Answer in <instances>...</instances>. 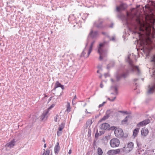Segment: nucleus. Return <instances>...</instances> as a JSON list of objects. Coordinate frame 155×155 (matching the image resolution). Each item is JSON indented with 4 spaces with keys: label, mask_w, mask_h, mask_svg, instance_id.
<instances>
[{
    "label": "nucleus",
    "mask_w": 155,
    "mask_h": 155,
    "mask_svg": "<svg viewBox=\"0 0 155 155\" xmlns=\"http://www.w3.org/2000/svg\"><path fill=\"white\" fill-rule=\"evenodd\" d=\"M104 20L101 18H99L97 20L95 21L94 23V26L97 28L100 29H104L105 26L103 24Z\"/></svg>",
    "instance_id": "nucleus-1"
},
{
    "label": "nucleus",
    "mask_w": 155,
    "mask_h": 155,
    "mask_svg": "<svg viewBox=\"0 0 155 155\" xmlns=\"http://www.w3.org/2000/svg\"><path fill=\"white\" fill-rule=\"evenodd\" d=\"M98 32L97 31H94L92 29L91 30L87 37V43H89L91 39L96 38L98 35Z\"/></svg>",
    "instance_id": "nucleus-2"
},
{
    "label": "nucleus",
    "mask_w": 155,
    "mask_h": 155,
    "mask_svg": "<svg viewBox=\"0 0 155 155\" xmlns=\"http://www.w3.org/2000/svg\"><path fill=\"white\" fill-rule=\"evenodd\" d=\"M129 71L127 70L125 72H123L122 74H117L116 75V81L117 82L121 80L122 78H126L129 76Z\"/></svg>",
    "instance_id": "nucleus-3"
},
{
    "label": "nucleus",
    "mask_w": 155,
    "mask_h": 155,
    "mask_svg": "<svg viewBox=\"0 0 155 155\" xmlns=\"http://www.w3.org/2000/svg\"><path fill=\"white\" fill-rule=\"evenodd\" d=\"M110 143L112 147H117L119 146L120 143L119 140L117 138H114L110 141Z\"/></svg>",
    "instance_id": "nucleus-4"
},
{
    "label": "nucleus",
    "mask_w": 155,
    "mask_h": 155,
    "mask_svg": "<svg viewBox=\"0 0 155 155\" xmlns=\"http://www.w3.org/2000/svg\"><path fill=\"white\" fill-rule=\"evenodd\" d=\"M114 134L116 137L119 138H121L124 136V132L121 129H116L114 130Z\"/></svg>",
    "instance_id": "nucleus-5"
},
{
    "label": "nucleus",
    "mask_w": 155,
    "mask_h": 155,
    "mask_svg": "<svg viewBox=\"0 0 155 155\" xmlns=\"http://www.w3.org/2000/svg\"><path fill=\"white\" fill-rule=\"evenodd\" d=\"M150 122V120H149V119H147L137 124V127L140 128V127L145 126L148 124Z\"/></svg>",
    "instance_id": "nucleus-6"
},
{
    "label": "nucleus",
    "mask_w": 155,
    "mask_h": 155,
    "mask_svg": "<svg viewBox=\"0 0 155 155\" xmlns=\"http://www.w3.org/2000/svg\"><path fill=\"white\" fill-rule=\"evenodd\" d=\"M127 8L126 5L124 3L120 4L119 6H117L116 11L120 13L122 10H124Z\"/></svg>",
    "instance_id": "nucleus-7"
},
{
    "label": "nucleus",
    "mask_w": 155,
    "mask_h": 155,
    "mask_svg": "<svg viewBox=\"0 0 155 155\" xmlns=\"http://www.w3.org/2000/svg\"><path fill=\"white\" fill-rule=\"evenodd\" d=\"M131 151L126 146L121 149V153L122 154H125L128 153Z\"/></svg>",
    "instance_id": "nucleus-8"
},
{
    "label": "nucleus",
    "mask_w": 155,
    "mask_h": 155,
    "mask_svg": "<svg viewBox=\"0 0 155 155\" xmlns=\"http://www.w3.org/2000/svg\"><path fill=\"white\" fill-rule=\"evenodd\" d=\"M110 111V110H107L106 112V114L104 115L101 119H100L98 121V123L101 122L103 121H104L106 120L110 116V113L109 112Z\"/></svg>",
    "instance_id": "nucleus-9"
},
{
    "label": "nucleus",
    "mask_w": 155,
    "mask_h": 155,
    "mask_svg": "<svg viewBox=\"0 0 155 155\" xmlns=\"http://www.w3.org/2000/svg\"><path fill=\"white\" fill-rule=\"evenodd\" d=\"M15 139H13L10 142L7 143L6 146L10 148H12L15 145Z\"/></svg>",
    "instance_id": "nucleus-10"
},
{
    "label": "nucleus",
    "mask_w": 155,
    "mask_h": 155,
    "mask_svg": "<svg viewBox=\"0 0 155 155\" xmlns=\"http://www.w3.org/2000/svg\"><path fill=\"white\" fill-rule=\"evenodd\" d=\"M48 113V110H45V111H44L43 113L41 115L40 119H41V120H43L45 118H46V119L48 117L47 114Z\"/></svg>",
    "instance_id": "nucleus-11"
},
{
    "label": "nucleus",
    "mask_w": 155,
    "mask_h": 155,
    "mask_svg": "<svg viewBox=\"0 0 155 155\" xmlns=\"http://www.w3.org/2000/svg\"><path fill=\"white\" fill-rule=\"evenodd\" d=\"M110 125L107 123H104L101 124L100 128L101 129L106 130L109 129Z\"/></svg>",
    "instance_id": "nucleus-12"
},
{
    "label": "nucleus",
    "mask_w": 155,
    "mask_h": 155,
    "mask_svg": "<svg viewBox=\"0 0 155 155\" xmlns=\"http://www.w3.org/2000/svg\"><path fill=\"white\" fill-rule=\"evenodd\" d=\"M131 70L132 72H134L136 71H137V74L138 75H140V71L137 66H134L132 67H131Z\"/></svg>",
    "instance_id": "nucleus-13"
},
{
    "label": "nucleus",
    "mask_w": 155,
    "mask_h": 155,
    "mask_svg": "<svg viewBox=\"0 0 155 155\" xmlns=\"http://www.w3.org/2000/svg\"><path fill=\"white\" fill-rule=\"evenodd\" d=\"M95 41L94 40L91 43L90 47H89V50H88V54H87V56L86 57H88L89 55L90 54V53L91 52L92 49L93 45L94 44V43H95Z\"/></svg>",
    "instance_id": "nucleus-14"
},
{
    "label": "nucleus",
    "mask_w": 155,
    "mask_h": 155,
    "mask_svg": "<svg viewBox=\"0 0 155 155\" xmlns=\"http://www.w3.org/2000/svg\"><path fill=\"white\" fill-rule=\"evenodd\" d=\"M148 129L145 128H143L141 131V134L142 136L145 137L148 134Z\"/></svg>",
    "instance_id": "nucleus-15"
},
{
    "label": "nucleus",
    "mask_w": 155,
    "mask_h": 155,
    "mask_svg": "<svg viewBox=\"0 0 155 155\" xmlns=\"http://www.w3.org/2000/svg\"><path fill=\"white\" fill-rule=\"evenodd\" d=\"M60 149V148L59 146V143L58 142L57 145L55 146L54 148V151L55 154H58V153Z\"/></svg>",
    "instance_id": "nucleus-16"
},
{
    "label": "nucleus",
    "mask_w": 155,
    "mask_h": 155,
    "mask_svg": "<svg viewBox=\"0 0 155 155\" xmlns=\"http://www.w3.org/2000/svg\"><path fill=\"white\" fill-rule=\"evenodd\" d=\"M105 43V42H104L103 43H101L99 44L98 47V51H102L103 52V50L102 49V48L104 46Z\"/></svg>",
    "instance_id": "nucleus-17"
},
{
    "label": "nucleus",
    "mask_w": 155,
    "mask_h": 155,
    "mask_svg": "<svg viewBox=\"0 0 155 155\" xmlns=\"http://www.w3.org/2000/svg\"><path fill=\"white\" fill-rule=\"evenodd\" d=\"M154 90H155V84L149 89L147 93L148 94H152Z\"/></svg>",
    "instance_id": "nucleus-18"
},
{
    "label": "nucleus",
    "mask_w": 155,
    "mask_h": 155,
    "mask_svg": "<svg viewBox=\"0 0 155 155\" xmlns=\"http://www.w3.org/2000/svg\"><path fill=\"white\" fill-rule=\"evenodd\" d=\"M61 84L58 81H57L55 84L54 88L52 91H54L57 88L61 87Z\"/></svg>",
    "instance_id": "nucleus-19"
},
{
    "label": "nucleus",
    "mask_w": 155,
    "mask_h": 155,
    "mask_svg": "<svg viewBox=\"0 0 155 155\" xmlns=\"http://www.w3.org/2000/svg\"><path fill=\"white\" fill-rule=\"evenodd\" d=\"M134 144L132 142H130L128 143L127 147L131 151L134 147Z\"/></svg>",
    "instance_id": "nucleus-20"
},
{
    "label": "nucleus",
    "mask_w": 155,
    "mask_h": 155,
    "mask_svg": "<svg viewBox=\"0 0 155 155\" xmlns=\"http://www.w3.org/2000/svg\"><path fill=\"white\" fill-rule=\"evenodd\" d=\"M139 128H137L134 130L133 136L134 137H135L137 135L139 132Z\"/></svg>",
    "instance_id": "nucleus-21"
},
{
    "label": "nucleus",
    "mask_w": 155,
    "mask_h": 155,
    "mask_svg": "<svg viewBox=\"0 0 155 155\" xmlns=\"http://www.w3.org/2000/svg\"><path fill=\"white\" fill-rule=\"evenodd\" d=\"M88 45V43H86V44L85 45V48H84L83 52H82L81 54V57H85V54H86V52L85 51H86V47H87V46Z\"/></svg>",
    "instance_id": "nucleus-22"
},
{
    "label": "nucleus",
    "mask_w": 155,
    "mask_h": 155,
    "mask_svg": "<svg viewBox=\"0 0 155 155\" xmlns=\"http://www.w3.org/2000/svg\"><path fill=\"white\" fill-rule=\"evenodd\" d=\"M114 65V63L113 61L111 62L109 64L107 65V68L109 69L113 67Z\"/></svg>",
    "instance_id": "nucleus-23"
},
{
    "label": "nucleus",
    "mask_w": 155,
    "mask_h": 155,
    "mask_svg": "<svg viewBox=\"0 0 155 155\" xmlns=\"http://www.w3.org/2000/svg\"><path fill=\"white\" fill-rule=\"evenodd\" d=\"M113 151V153H114V155L119 153L120 152L121 153V149H118L116 150H112Z\"/></svg>",
    "instance_id": "nucleus-24"
},
{
    "label": "nucleus",
    "mask_w": 155,
    "mask_h": 155,
    "mask_svg": "<svg viewBox=\"0 0 155 155\" xmlns=\"http://www.w3.org/2000/svg\"><path fill=\"white\" fill-rule=\"evenodd\" d=\"M129 116H126L124 119L123 120L121 121V124H126V123L127 122V120H128V118L129 117Z\"/></svg>",
    "instance_id": "nucleus-25"
},
{
    "label": "nucleus",
    "mask_w": 155,
    "mask_h": 155,
    "mask_svg": "<svg viewBox=\"0 0 155 155\" xmlns=\"http://www.w3.org/2000/svg\"><path fill=\"white\" fill-rule=\"evenodd\" d=\"M64 124L62 123L60 125L58 128V130L60 131H61L64 128Z\"/></svg>",
    "instance_id": "nucleus-26"
},
{
    "label": "nucleus",
    "mask_w": 155,
    "mask_h": 155,
    "mask_svg": "<svg viewBox=\"0 0 155 155\" xmlns=\"http://www.w3.org/2000/svg\"><path fill=\"white\" fill-rule=\"evenodd\" d=\"M92 123L91 120L89 119L86 122V127L87 128L89 125H91Z\"/></svg>",
    "instance_id": "nucleus-27"
},
{
    "label": "nucleus",
    "mask_w": 155,
    "mask_h": 155,
    "mask_svg": "<svg viewBox=\"0 0 155 155\" xmlns=\"http://www.w3.org/2000/svg\"><path fill=\"white\" fill-rule=\"evenodd\" d=\"M98 53L100 54L99 57V59L101 61L103 59V58L105 57V56H104L103 55V52L102 51H98Z\"/></svg>",
    "instance_id": "nucleus-28"
},
{
    "label": "nucleus",
    "mask_w": 155,
    "mask_h": 155,
    "mask_svg": "<svg viewBox=\"0 0 155 155\" xmlns=\"http://www.w3.org/2000/svg\"><path fill=\"white\" fill-rule=\"evenodd\" d=\"M97 154L98 155H102L103 154V151L102 150L100 147H98L97 149Z\"/></svg>",
    "instance_id": "nucleus-29"
},
{
    "label": "nucleus",
    "mask_w": 155,
    "mask_h": 155,
    "mask_svg": "<svg viewBox=\"0 0 155 155\" xmlns=\"http://www.w3.org/2000/svg\"><path fill=\"white\" fill-rule=\"evenodd\" d=\"M71 107L70 105V104L69 102H68L67 105V109L66 110V111L68 112H69L71 111Z\"/></svg>",
    "instance_id": "nucleus-30"
},
{
    "label": "nucleus",
    "mask_w": 155,
    "mask_h": 155,
    "mask_svg": "<svg viewBox=\"0 0 155 155\" xmlns=\"http://www.w3.org/2000/svg\"><path fill=\"white\" fill-rule=\"evenodd\" d=\"M112 88H114V92L115 93L116 95H117L118 94V92H117V88L116 86H112L111 87Z\"/></svg>",
    "instance_id": "nucleus-31"
},
{
    "label": "nucleus",
    "mask_w": 155,
    "mask_h": 155,
    "mask_svg": "<svg viewBox=\"0 0 155 155\" xmlns=\"http://www.w3.org/2000/svg\"><path fill=\"white\" fill-rule=\"evenodd\" d=\"M128 59H129V63L130 65L131 66V67H132L134 66L132 63V61L130 60V57H128Z\"/></svg>",
    "instance_id": "nucleus-32"
},
{
    "label": "nucleus",
    "mask_w": 155,
    "mask_h": 155,
    "mask_svg": "<svg viewBox=\"0 0 155 155\" xmlns=\"http://www.w3.org/2000/svg\"><path fill=\"white\" fill-rule=\"evenodd\" d=\"M137 143L138 148L139 149H141V144L140 143V142H138V141L137 142Z\"/></svg>",
    "instance_id": "nucleus-33"
},
{
    "label": "nucleus",
    "mask_w": 155,
    "mask_h": 155,
    "mask_svg": "<svg viewBox=\"0 0 155 155\" xmlns=\"http://www.w3.org/2000/svg\"><path fill=\"white\" fill-rule=\"evenodd\" d=\"M101 33L103 35L106 36L108 38H110V36H109V35L108 34H107V33H106L105 32H101Z\"/></svg>",
    "instance_id": "nucleus-34"
},
{
    "label": "nucleus",
    "mask_w": 155,
    "mask_h": 155,
    "mask_svg": "<svg viewBox=\"0 0 155 155\" xmlns=\"http://www.w3.org/2000/svg\"><path fill=\"white\" fill-rule=\"evenodd\" d=\"M50 153V150L49 149L47 150L45 153V155H49Z\"/></svg>",
    "instance_id": "nucleus-35"
},
{
    "label": "nucleus",
    "mask_w": 155,
    "mask_h": 155,
    "mask_svg": "<svg viewBox=\"0 0 155 155\" xmlns=\"http://www.w3.org/2000/svg\"><path fill=\"white\" fill-rule=\"evenodd\" d=\"M117 17L120 19H122L123 18L122 15L120 14H119L117 15Z\"/></svg>",
    "instance_id": "nucleus-36"
},
{
    "label": "nucleus",
    "mask_w": 155,
    "mask_h": 155,
    "mask_svg": "<svg viewBox=\"0 0 155 155\" xmlns=\"http://www.w3.org/2000/svg\"><path fill=\"white\" fill-rule=\"evenodd\" d=\"M119 112L123 114H128L127 113V111H122V110H119L118 111Z\"/></svg>",
    "instance_id": "nucleus-37"
},
{
    "label": "nucleus",
    "mask_w": 155,
    "mask_h": 155,
    "mask_svg": "<svg viewBox=\"0 0 155 155\" xmlns=\"http://www.w3.org/2000/svg\"><path fill=\"white\" fill-rule=\"evenodd\" d=\"M55 105L54 104H52L51 105L50 107L47 110H48V111L49 110H51L52 108H53L54 107V106Z\"/></svg>",
    "instance_id": "nucleus-38"
},
{
    "label": "nucleus",
    "mask_w": 155,
    "mask_h": 155,
    "mask_svg": "<svg viewBox=\"0 0 155 155\" xmlns=\"http://www.w3.org/2000/svg\"><path fill=\"white\" fill-rule=\"evenodd\" d=\"M106 103V101H104V102L102 104H100L99 106H98V107L100 108V107H101L103 106L104 105V104Z\"/></svg>",
    "instance_id": "nucleus-39"
},
{
    "label": "nucleus",
    "mask_w": 155,
    "mask_h": 155,
    "mask_svg": "<svg viewBox=\"0 0 155 155\" xmlns=\"http://www.w3.org/2000/svg\"><path fill=\"white\" fill-rule=\"evenodd\" d=\"M58 115L57 114L56 116L54 117V121L55 122H57L58 120Z\"/></svg>",
    "instance_id": "nucleus-40"
},
{
    "label": "nucleus",
    "mask_w": 155,
    "mask_h": 155,
    "mask_svg": "<svg viewBox=\"0 0 155 155\" xmlns=\"http://www.w3.org/2000/svg\"><path fill=\"white\" fill-rule=\"evenodd\" d=\"M99 134L98 132V131L97 130V131L96 133L95 134V137L97 138L99 136Z\"/></svg>",
    "instance_id": "nucleus-41"
},
{
    "label": "nucleus",
    "mask_w": 155,
    "mask_h": 155,
    "mask_svg": "<svg viewBox=\"0 0 155 155\" xmlns=\"http://www.w3.org/2000/svg\"><path fill=\"white\" fill-rule=\"evenodd\" d=\"M91 129L90 128H89L88 129V134L90 135H91Z\"/></svg>",
    "instance_id": "nucleus-42"
},
{
    "label": "nucleus",
    "mask_w": 155,
    "mask_h": 155,
    "mask_svg": "<svg viewBox=\"0 0 155 155\" xmlns=\"http://www.w3.org/2000/svg\"><path fill=\"white\" fill-rule=\"evenodd\" d=\"M62 132H60L59 131H57V134L58 136L59 137L60 136V135L62 134Z\"/></svg>",
    "instance_id": "nucleus-43"
},
{
    "label": "nucleus",
    "mask_w": 155,
    "mask_h": 155,
    "mask_svg": "<svg viewBox=\"0 0 155 155\" xmlns=\"http://www.w3.org/2000/svg\"><path fill=\"white\" fill-rule=\"evenodd\" d=\"M114 25V24L113 23H111L110 25H109V27L110 28H113Z\"/></svg>",
    "instance_id": "nucleus-44"
},
{
    "label": "nucleus",
    "mask_w": 155,
    "mask_h": 155,
    "mask_svg": "<svg viewBox=\"0 0 155 155\" xmlns=\"http://www.w3.org/2000/svg\"><path fill=\"white\" fill-rule=\"evenodd\" d=\"M95 141H94L93 143V147L94 149H95V147L96 146V144L95 143Z\"/></svg>",
    "instance_id": "nucleus-45"
},
{
    "label": "nucleus",
    "mask_w": 155,
    "mask_h": 155,
    "mask_svg": "<svg viewBox=\"0 0 155 155\" xmlns=\"http://www.w3.org/2000/svg\"><path fill=\"white\" fill-rule=\"evenodd\" d=\"M151 61L155 63V58L153 57L152 59L151 60Z\"/></svg>",
    "instance_id": "nucleus-46"
},
{
    "label": "nucleus",
    "mask_w": 155,
    "mask_h": 155,
    "mask_svg": "<svg viewBox=\"0 0 155 155\" xmlns=\"http://www.w3.org/2000/svg\"><path fill=\"white\" fill-rule=\"evenodd\" d=\"M76 98H77L76 96V95H75V96H74V97L73 99V100H72V103H73V101H74V100Z\"/></svg>",
    "instance_id": "nucleus-47"
},
{
    "label": "nucleus",
    "mask_w": 155,
    "mask_h": 155,
    "mask_svg": "<svg viewBox=\"0 0 155 155\" xmlns=\"http://www.w3.org/2000/svg\"><path fill=\"white\" fill-rule=\"evenodd\" d=\"M110 40L112 41H114L115 40V38L114 37H112L111 39L110 38H110H109Z\"/></svg>",
    "instance_id": "nucleus-48"
},
{
    "label": "nucleus",
    "mask_w": 155,
    "mask_h": 155,
    "mask_svg": "<svg viewBox=\"0 0 155 155\" xmlns=\"http://www.w3.org/2000/svg\"><path fill=\"white\" fill-rule=\"evenodd\" d=\"M100 87L101 88H102L104 87V85L101 82L100 84Z\"/></svg>",
    "instance_id": "nucleus-49"
},
{
    "label": "nucleus",
    "mask_w": 155,
    "mask_h": 155,
    "mask_svg": "<svg viewBox=\"0 0 155 155\" xmlns=\"http://www.w3.org/2000/svg\"><path fill=\"white\" fill-rule=\"evenodd\" d=\"M104 76H105V78H106V77L108 76H109V74H108V73H105L104 74Z\"/></svg>",
    "instance_id": "nucleus-50"
},
{
    "label": "nucleus",
    "mask_w": 155,
    "mask_h": 155,
    "mask_svg": "<svg viewBox=\"0 0 155 155\" xmlns=\"http://www.w3.org/2000/svg\"><path fill=\"white\" fill-rule=\"evenodd\" d=\"M116 98V97H114L113 99H111V101H114V100H115V99Z\"/></svg>",
    "instance_id": "nucleus-51"
},
{
    "label": "nucleus",
    "mask_w": 155,
    "mask_h": 155,
    "mask_svg": "<svg viewBox=\"0 0 155 155\" xmlns=\"http://www.w3.org/2000/svg\"><path fill=\"white\" fill-rule=\"evenodd\" d=\"M116 98V97H114L113 99H111V101H114V100H115V99Z\"/></svg>",
    "instance_id": "nucleus-52"
},
{
    "label": "nucleus",
    "mask_w": 155,
    "mask_h": 155,
    "mask_svg": "<svg viewBox=\"0 0 155 155\" xmlns=\"http://www.w3.org/2000/svg\"><path fill=\"white\" fill-rule=\"evenodd\" d=\"M116 98V97H114L113 99H111V101H114V100H115V99Z\"/></svg>",
    "instance_id": "nucleus-53"
},
{
    "label": "nucleus",
    "mask_w": 155,
    "mask_h": 155,
    "mask_svg": "<svg viewBox=\"0 0 155 155\" xmlns=\"http://www.w3.org/2000/svg\"><path fill=\"white\" fill-rule=\"evenodd\" d=\"M60 87L61 88L62 90H63L64 89V86L63 85H62V84L61 85V87Z\"/></svg>",
    "instance_id": "nucleus-54"
},
{
    "label": "nucleus",
    "mask_w": 155,
    "mask_h": 155,
    "mask_svg": "<svg viewBox=\"0 0 155 155\" xmlns=\"http://www.w3.org/2000/svg\"><path fill=\"white\" fill-rule=\"evenodd\" d=\"M103 55L104 56H105V57H106V53L104 52V50H103Z\"/></svg>",
    "instance_id": "nucleus-55"
},
{
    "label": "nucleus",
    "mask_w": 155,
    "mask_h": 155,
    "mask_svg": "<svg viewBox=\"0 0 155 155\" xmlns=\"http://www.w3.org/2000/svg\"><path fill=\"white\" fill-rule=\"evenodd\" d=\"M71 152H72V151H71V150H70L68 152V153L70 154L71 153Z\"/></svg>",
    "instance_id": "nucleus-56"
},
{
    "label": "nucleus",
    "mask_w": 155,
    "mask_h": 155,
    "mask_svg": "<svg viewBox=\"0 0 155 155\" xmlns=\"http://www.w3.org/2000/svg\"><path fill=\"white\" fill-rule=\"evenodd\" d=\"M44 152L43 153L41 154V155H45V149H44Z\"/></svg>",
    "instance_id": "nucleus-57"
},
{
    "label": "nucleus",
    "mask_w": 155,
    "mask_h": 155,
    "mask_svg": "<svg viewBox=\"0 0 155 155\" xmlns=\"http://www.w3.org/2000/svg\"><path fill=\"white\" fill-rule=\"evenodd\" d=\"M97 67L98 68L100 69H102L101 66H98Z\"/></svg>",
    "instance_id": "nucleus-58"
},
{
    "label": "nucleus",
    "mask_w": 155,
    "mask_h": 155,
    "mask_svg": "<svg viewBox=\"0 0 155 155\" xmlns=\"http://www.w3.org/2000/svg\"><path fill=\"white\" fill-rule=\"evenodd\" d=\"M138 80V79L137 78H135L134 79V81L136 82V81L137 80Z\"/></svg>",
    "instance_id": "nucleus-59"
},
{
    "label": "nucleus",
    "mask_w": 155,
    "mask_h": 155,
    "mask_svg": "<svg viewBox=\"0 0 155 155\" xmlns=\"http://www.w3.org/2000/svg\"><path fill=\"white\" fill-rule=\"evenodd\" d=\"M85 112L86 113H89V114H90L91 113L90 112H88V111H87V109H86V111H85Z\"/></svg>",
    "instance_id": "nucleus-60"
},
{
    "label": "nucleus",
    "mask_w": 155,
    "mask_h": 155,
    "mask_svg": "<svg viewBox=\"0 0 155 155\" xmlns=\"http://www.w3.org/2000/svg\"><path fill=\"white\" fill-rule=\"evenodd\" d=\"M52 97H51L49 98V101H50L51 100V99H52Z\"/></svg>",
    "instance_id": "nucleus-61"
},
{
    "label": "nucleus",
    "mask_w": 155,
    "mask_h": 155,
    "mask_svg": "<svg viewBox=\"0 0 155 155\" xmlns=\"http://www.w3.org/2000/svg\"><path fill=\"white\" fill-rule=\"evenodd\" d=\"M44 148H46V143L44 144Z\"/></svg>",
    "instance_id": "nucleus-62"
},
{
    "label": "nucleus",
    "mask_w": 155,
    "mask_h": 155,
    "mask_svg": "<svg viewBox=\"0 0 155 155\" xmlns=\"http://www.w3.org/2000/svg\"><path fill=\"white\" fill-rule=\"evenodd\" d=\"M107 99H108V100L110 101H111V99L110 98H109V97H108V98H107Z\"/></svg>",
    "instance_id": "nucleus-63"
},
{
    "label": "nucleus",
    "mask_w": 155,
    "mask_h": 155,
    "mask_svg": "<svg viewBox=\"0 0 155 155\" xmlns=\"http://www.w3.org/2000/svg\"><path fill=\"white\" fill-rule=\"evenodd\" d=\"M102 76V74H101L99 76V78H101Z\"/></svg>",
    "instance_id": "nucleus-64"
}]
</instances>
